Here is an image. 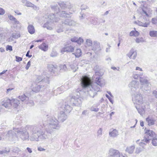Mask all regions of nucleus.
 Listing matches in <instances>:
<instances>
[{"label": "nucleus", "instance_id": "5fc2aeb1", "mask_svg": "<svg viewBox=\"0 0 157 157\" xmlns=\"http://www.w3.org/2000/svg\"><path fill=\"white\" fill-rule=\"evenodd\" d=\"M15 58L16 59V61L18 62L22 61V58L17 56H15Z\"/></svg>", "mask_w": 157, "mask_h": 157}, {"label": "nucleus", "instance_id": "338daca9", "mask_svg": "<svg viewBox=\"0 0 157 157\" xmlns=\"http://www.w3.org/2000/svg\"><path fill=\"white\" fill-rule=\"evenodd\" d=\"M6 50H9L10 51H12L13 50L12 47L11 46L8 45L6 48Z\"/></svg>", "mask_w": 157, "mask_h": 157}, {"label": "nucleus", "instance_id": "864d4df0", "mask_svg": "<svg viewBox=\"0 0 157 157\" xmlns=\"http://www.w3.org/2000/svg\"><path fill=\"white\" fill-rule=\"evenodd\" d=\"M143 75V73H142L140 74V75H139L138 74H134L133 75V77L135 79H138L139 77L140 76H142Z\"/></svg>", "mask_w": 157, "mask_h": 157}, {"label": "nucleus", "instance_id": "cd10ccee", "mask_svg": "<svg viewBox=\"0 0 157 157\" xmlns=\"http://www.w3.org/2000/svg\"><path fill=\"white\" fill-rule=\"evenodd\" d=\"M38 48L44 51H46L48 49V46L45 43H43L41 44L39 46Z\"/></svg>", "mask_w": 157, "mask_h": 157}, {"label": "nucleus", "instance_id": "dca6fc26", "mask_svg": "<svg viewBox=\"0 0 157 157\" xmlns=\"http://www.w3.org/2000/svg\"><path fill=\"white\" fill-rule=\"evenodd\" d=\"M1 105H2V107L4 106L6 108H10L11 107V100L6 98L3 101V103Z\"/></svg>", "mask_w": 157, "mask_h": 157}, {"label": "nucleus", "instance_id": "39448f33", "mask_svg": "<svg viewBox=\"0 0 157 157\" xmlns=\"http://www.w3.org/2000/svg\"><path fill=\"white\" fill-rule=\"evenodd\" d=\"M49 75L47 72L44 71L41 75L37 76L36 81L38 82H42L44 84V85L43 86V87H44V89L46 87L47 85L49 84Z\"/></svg>", "mask_w": 157, "mask_h": 157}, {"label": "nucleus", "instance_id": "13d9d810", "mask_svg": "<svg viewBox=\"0 0 157 157\" xmlns=\"http://www.w3.org/2000/svg\"><path fill=\"white\" fill-rule=\"evenodd\" d=\"M77 38L75 36L71 38V40L72 42H76L77 40Z\"/></svg>", "mask_w": 157, "mask_h": 157}, {"label": "nucleus", "instance_id": "f3484780", "mask_svg": "<svg viewBox=\"0 0 157 157\" xmlns=\"http://www.w3.org/2000/svg\"><path fill=\"white\" fill-rule=\"evenodd\" d=\"M92 50L98 52L101 50L99 43L97 41H94V45L92 48Z\"/></svg>", "mask_w": 157, "mask_h": 157}, {"label": "nucleus", "instance_id": "ea45409f", "mask_svg": "<svg viewBox=\"0 0 157 157\" xmlns=\"http://www.w3.org/2000/svg\"><path fill=\"white\" fill-rule=\"evenodd\" d=\"M71 69L73 71V72H75L78 68L77 66L76 63H73L70 66Z\"/></svg>", "mask_w": 157, "mask_h": 157}, {"label": "nucleus", "instance_id": "9d476101", "mask_svg": "<svg viewBox=\"0 0 157 157\" xmlns=\"http://www.w3.org/2000/svg\"><path fill=\"white\" fill-rule=\"evenodd\" d=\"M139 82L136 80L132 81L129 84V87L132 91L135 92L137 89L139 88Z\"/></svg>", "mask_w": 157, "mask_h": 157}, {"label": "nucleus", "instance_id": "1a4fd4ad", "mask_svg": "<svg viewBox=\"0 0 157 157\" xmlns=\"http://www.w3.org/2000/svg\"><path fill=\"white\" fill-rule=\"evenodd\" d=\"M18 98L23 103L29 104V105H33L34 104L33 101L29 100V97L25 94L19 96Z\"/></svg>", "mask_w": 157, "mask_h": 157}, {"label": "nucleus", "instance_id": "72a5a7b5", "mask_svg": "<svg viewBox=\"0 0 157 157\" xmlns=\"http://www.w3.org/2000/svg\"><path fill=\"white\" fill-rule=\"evenodd\" d=\"M134 149L135 147L133 146H132L129 147H127L125 151L129 154H132L133 152Z\"/></svg>", "mask_w": 157, "mask_h": 157}, {"label": "nucleus", "instance_id": "a19ab883", "mask_svg": "<svg viewBox=\"0 0 157 157\" xmlns=\"http://www.w3.org/2000/svg\"><path fill=\"white\" fill-rule=\"evenodd\" d=\"M51 7L52 10H58V11H59L58 5L56 4L51 5Z\"/></svg>", "mask_w": 157, "mask_h": 157}, {"label": "nucleus", "instance_id": "e2e57ef3", "mask_svg": "<svg viewBox=\"0 0 157 157\" xmlns=\"http://www.w3.org/2000/svg\"><path fill=\"white\" fill-rule=\"evenodd\" d=\"M30 65H31V62H30V61H29L28 62V63H27V65H26V66L25 67V68L27 70H28L29 68V67L30 66Z\"/></svg>", "mask_w": 157, "mask_h": 157}, {"label": "nucleus", "instance_id": "4468645a", "mask_svg": "<svg viewBox=\"0 0 157 157\" xmlns=\"http://www.w3.org/2000/svg\"><path fill=\"white\" fill-rule=\"evenodd\" d=\"M59 6L63 9H65V8L71 9L73 6V5L69 2H61L59 3Z\"/></svg>", "mask_w": 157, "mask_h": 157}, {"label": "nucleus", "instance_id": "20e7f679", "mask_svg": "<svg viewBox=\"0 0 157 157\" xmlns=\"http://www.w3.org/2000/svg\"><path fill=\"white\" fill-rule=\"evenodd\" d=\"M28 126H26L25 128H13L14 131L17 133L19 136L23 141L29 140V135L28 132L29 131L26 129Z\"/></svg>", "mask_w": 157, "mask_h": 157}, {"label": "nucleus", "instance_id": "6ab92c4d", "mask_svg": "<svg viewBox=\"0 0 157 157\" xmlns=\"http://www.w3.org/2000/svg\"><path fill=\"white\" fill-rule=\"evenodd\" d=\"M137 55L136 52L133 49H132L130 50L129 53L127 54V56L130 59H135Z\"/></svg>", "mask_w": 157, "mask_h": 157}, {"label": "nucleus", "instance_id": "2f4dec72", "mask_svg": "<svg viewBox=\"0 0 157 157\" xmlns=\"http://www.w3.org/2000/svg\"><path fill=\"white\" fill-rule=\"evenodd\" d=\"M140 81L141 85H147L148 83V81L145 78L140 77Z\"/></svg>", "mask_w": 157, "mask_h": 157}, {"label": "nucleus", "instance_id": "69168bd1", "mask_svg": "<svg viewBox=\"0 0 157 157\" xmlns=\"http://www.w3.org/2000/svg\"><path fill=\"white\" fill-rule=\"evenodd\" d=\"M152 94L156 98H157V89L153 91Z\"/></svg>", "mask_w": 157, "mask_h": 157}, {"label": "nucleus", "instance_id": "3c124183", "mask_svg": "<svg viewBox=\"0 0 157 157\" xmlns=\"http://www.w3.org/2000/svg\"><path fill=\"white\" fill-rule=\"evenodd\" d=\"M10 151L9 150H6L5 149L2 150V151H0V154H7Z\"/></svg>", "mask_w": 157, "mask_h": 157}, {"label": "nucleus", "instance_id": "412c9836", "mask_svg": "<svg viewBox=\"0 0 157 157\" xmlns=\"http://www.w3.org/2000/svg\"><path fill=\"white\" fill-rule=\"evenodd\" d=\"M63 109L64 112L67 113H70L72 109V107L67 103H65Z\"/></svg>", "mask_w": 157, "mask_h": 157}, {"label": "nucleus", "instance_id": "f03ea898", "mask_svg": "<svg viewBox=\"0 0 157 157\" xmlns=\"http://www.w3.org/2000/svg\"><path fill=\"white\" fill-rule=\"evenodd\" d=\"M81 83L85 90H87V94L90 97L94 98L97 95L100 88L96 85L92 84L90 78L86 76H83L81 79Z\"/></svg>", "mask_w": 157, "mask_h": 157}, {"label": "nucleus", "instance_id": "bf43d9fd", "mask_svg": "<svg viewBox=\"0 0 157 157\" xmlns=\"http://www.w3.org/2000/svg\"><path fill=\"white\" fill-rule=\"evenodd\" d=\"M88 8V7L86 5H82L81 7V9L82 10H85Z\"/></svg>", "mask_w": 157, "mask_h": 157}, {"label": "nucleus", "instance_id": "37998d69", "mask_svg": "<svg viewBox=\"0 0 157 157\" xmlns=\"http://www.w3.org/2000/svg\"><path fill=\"white\" fill-rule=\"evenodd\" d=\"M136 41L137 43H139L141 42H144V40L142 37L136 38Z\"/></svg>", "mask_w": 157, "mask_h": 157}, {"label": "nucleus", "instance_id": "09e8293b", "mask_svg": "<svg viewBox=\"0 0 157 157\" xmlns=\"http://www.w3.org/2000/svg\"><path fill=\"white\" fill-rule=\"evenodd\" d=\"M83 40L81 37H79L78 39L77 38V40L76 43L78 44H81L82 43H83Z\"/></svg>", "mask_w": 157, "mask_h": 157}, {"label": "nucleus", "instance_id": "aec40b11", "mask_svg": "<svg viewBox=\"0 0 157 157\" xmlns=\"http://www.w3.org/2000/svg\"><path fill=\"white\" fill-rule=\"evenodd\" d=\"M11 107L15 108H17L19 106L20 101L17 99H12L11 100Z\"/></svg>", "mask_w": 157, "mask_h": 157}, {"label": "nucleus", "instance_id": "774afa93", "mask_svg": "<svg viewBox=\"0 0 157 157\" xmlns=\"http://www.w3.org/2000/svg\"><path fill=\"white\" fill-rule=\"evenodd\" d=\"M8 17L9 19L11 21H12L14 19L15 17H14L13 16L11 15H8Z\"/></svg>", "mask_w": 157, "mask_h": 157}, {"label": "nucleus", "instance_id": "ddd939ff", "mask_svg": "<svg viewBox=\"0 0 157 157\" xmlns=\"http://www.w3.org/2000/svg\"><path fill=\"white\" fill-rule=\"evenodd\" d=\"M120 152L117 150L113 148H110L109 150L108 154L109 156L113 157H118Z\"/></svg>", "mask_w": 157, "mask_h": 157}, {"label": "nucleus", "instance_id": "393cba45", "mask_svg": "<svg viewBox=\"0 0 157 157\" xmlns=\"http://www.w3.org/2000/svg\"><path fill=\"white\" fill-rule=\"evenodd\" d=\"M109 135L111 137L113 138L116 137L119 135L118 132L117 130L114 129L109 132Z\"/></svg>", "mask_w": 157, "mask_h": 157}, {"label": "nucleus", "instance_id": "4be33fe9", "mask_svg": "<svg viewBox=\"0 0 157 157\" xmlns=\"http://www.w3.org/2000/svg\"><path fill=\"white\" fill-rule=\"evenodd\" d=\"M53 23L51 21H48L43 25L44 28H46L47 29L52 30L53 29Z\"/></svg>", "mask_w": 157, "mask_h": 157}, {"label": "nucleus", "instance_id": "a878e982", "mask_svg": "<svg viewBox=\"0 0 157 157\" xmlns=\"http://www.w3.org/2000/svg\"><path fill=\"white\" fill-rule=\"evenodd\" d=\"M28 32L31 34H34L35 31V28L34 26L32 25H29L28 27Z\"/></svg>", "mask_w": 157, "mask_h": 157}, {"label": "nucleus", "instance_id": "79ce46f5", "mask_svg": "<svg viewBox=\"0 0 157 157\" xmlns=\"http://www.w3.org/2000/svg\"><path fill=\"white\" fill-rule=\"evenodd\" d=\"M92 42L90 39H87L86 40V44L88 46H90L92 45Z\"/></svg>", "mask_w": 157, "mask_h": 157}, {"label": "nucleus", "instance_id": "9b49d317", "mask_svg": "<svg viewBox=\"0 0 157 157\" xmlns=\"http://www.w3.org/2000/svg\"><path fill=\"white\" fill-rule=\"evenodd\" d=\"M77 23L75 21L71 19H67L62 22V26L64 25L69 26H75Z\"/></svg>", "mask_w": 157, "mask_h": 157}, {"label": "nucleus", "instance_id": "4d7b16f0", "mask_svg": "<svg viewBox=\"0 0 157 157\" xmlns=\"http://www.w3.org/2000/svg\"><path fill=\"white\" fill-rule=\"evenodd\" d=\"M13 21V24L14 25H17V24H19L20 22L19 21H18L17 19L15 18L12 21Z\"/></svg>", "mask_w": 157, "mask_h": 157}, {"label": "nucleus", "instance_id": "4c0bfd02", "mask_svg": "<svg viewBox=\"0 0 157 157\" xmlns=\"http://www.w3.org/2000/svg\"><path fill=\"white\" fill-rule=\"evenodd\" d=\"M150 36L152 37H157V31H151L149 32Z\"/></svg>", "mask_w": 157, "mask_h": 157}, {"label": "nucleus", "instance_id": "0e129e2a", "mask_svg": "<svg viewBox=\"0 0 157 157\" xmlns=\"http://www.w3.org/2000/svg\"><path fill=\"white\" fill-rule=\"evenodd\" d=\"M32 7H33V9L36 10H38L39 9V8L38 7L36 6V5H35L33 4V5H32Z\"/></svg>", "mask_w": 157, "mask_h": 157}, {"label": "nucleus", "instance_id": "b1692460", "mask_svg": "<svg viewBox=\"0 0 157 157\" xmlns=\"http://www.w3.org/2000/svg\"><path fill=\"white\" fill-rule=\"evenodd\" d=\"M146 121L147 122L148 125L149 126L154 125L155 121L151 117H148L146 118Z\"/></svg>", "mask_w": 157, "mask_h": 157}, {"label": "nucleus", "instance_id": "7ed1b4c3", "mask_svg": "<svg viewBox=\"0 0 157 157\" xmlns=\"http://www.w3.org/2000/svg\"><path fill=\"white\" fill-rule=\"evenodd\" d=\"M152 10L148 7H144L142 8V11L139 13V20L135 21L134 23L138 25L144 27H147L150 24V21L146 17H148L151 13Z\"/></svg>", "mask_w": 157, "mask_h": 157}, {"label": "nucleus", "instance_id": "c9c22d12", "mask_svg": "<svg viewBox=\"0 0 157 157\" xmlns=\"http://www.w3.org/2000/svg\"><path fill=\"white\" fill-rule=\"evenodd\" d=\"M142 106H143L144 109L145 111H149L150 110V107L148 103H145L142 104Z\"/></svg>", "mask_w": 157, "mask_h": 157}, {"label": "nucleus", "instance_id": "473e14b6", "mask_svg": "<svg viewBox=\"0 0 157 157\" xmlns=\"http://www.w3.org/2000/svg\"><path fill=\"white\" fill-rule=\"evenodd\" d=\"M22 2L23 3L25 4V6L27 7H32V5H33V4L26 0H22Z\"/></svg>", "mask_w": 157, "mask_h": 157}, {"label": "nucleus", "instance_id": "680f3d73", "mask_svg": "<svg viewBox=\"0 0 157 157\" xmlns=\"http://www.w3.org/2000/svg\"><path fill=\"white\" fill-rule=\"evenodd\" d=\"M56 31L58 33H60L61 32H62L63 31V29L62 28H59V27H58L56 29Z\"/></svg>", "mask_w": 157, "mask_h": 157}, {"label": "nucleus", "instance_id": "a18cd8bd", "mask_svg": "<svg viewBox=\"0 0 157 157\" xmlns=\"http://www.w3.org/2000/svg\"><path fill=\"white\" fill-rule=\"evenodd\" d=\"M102 129L100 128L98 131L97 133V136L99 137L102 134Z\"/></svg>", "mask_w": 157, "mask_h": 157}, {"label": "nucleus", "instance_id": "f8f14e48", "mask_svg": "<svg viewBox=\"0 0 157 157\" xmlns=\"http://www.w3.org/2000/svg\"><path fill=\"white\" fill-rule=\"evenodd\" d=\"M7 136L9 137L10 140L15 142L17 141L18 139L14 132L12 130H10L8 131L7 134Z\"/></svg>", "mask_w": 157, "mask_h": 157}, {"label": "nucleus", "instance_id": "6e6552de", "mask_svg": "<svg viewBox=\"0 0 157 157\" xmlns=\"http://www.w3.org/2000/svg\"><path fill=\"white\" fill-rule=\"evenodd\" d=\"M155 133L153 131L147 130L145 132V135L142 141L145 142L146 144L149 143L151 137L153 136Z\"/></svg>", "mask_w": 157, "mask_h": 157}, {"label": "nucleus", "instance_id": "5701e85b", "mask_svg": "<svg viewBox=\"0 0 157 157\" xmlns=\"http://www.w3.org/2000/svg\"><path fill=\"white\" fill-rule=\"evenodd\" d=\"M96 82L97 84L100 86H102L105 85V82L104 80L102 78H96Z\"/></svg>", "mask_w": 157, "mask_h": 157}, {"label": "nucleus", "instance_id": "e433bc0d", "mask_svg": "<svg viewBox=\"0 0 157 157\" xmlns=\"http://www.w3.org/2000/svg\"><path fill=\"white\" fill-rule=\"evenodd\" d=\"M56 12L59 15H60V17H67V15H69V14L66 13L65 11H62L61 12H59V13H58L57 11Z\"/></svg>", "mask_w": 157, "mask_h": 157}, {"label": "nucleus", "instance_id": "8fccbe9b", "mask_svg": "<svg viewBox=\"0 0 157 157\" xmlns=\"http://www.w3.org/2000/svg\"><path fill=\"white\" fill-rule=\"evenodd\" d=\"M57 55L58 54L56 51H52L50 54V56L52 57H56Z\"/></svg>", "mask_w": 157, "mask_h": 157}, {"label": "nucleus", "instance_id": "f704fd0d", "mask_svg": "<svg viewBox=\"0 0 157 157\" xmlns=\"http://www.w3.org/2000/svg\"><path fill=\"white\" fill-rule=\"evenodd\" d=\"M48 18L51 20H53L54 22H56L58 21V19L55 18V15L53 13L49 14L48 16Z\"/></svg>", "mask_w": 157, "mask_h": 157}, {"label": "nucleus", "instance_id": "052dcab7", "mask_svg": "<svg viewBox=\"0 0 157 157\" xmlns=\"http://www.w3.org/2000/svg\"><path fill=\"white\" fill-rule=\"evenodd\" d=\"M5 13V10L2 8H0V15H3Z\"/></svg>", "mask_w": 157, "mask_h": 157}, {"label": "nucleus", "instance_id": "bb28decb", "mask_svg": "<svg viewBox=\"0 0 157 157\" xmlns=\"http://www.w3.org/2000/svg\"><path fill=\"white\" fill-rule=\"evenodd\" d=\"M42 87H43V86L42 85L36 84L32 88V90L33 91L37 92L40 91Z\"/></svg>", "mask_w": 157, "mask_h": 157}, {"label": "nucleus", "instance_id": "de8ad7c7", "mask_svg": "<svg viewBox=\"0 0 157 157\" xmlns=\"http://www.w3.org/2000/svg\"><path fill=\"white\" fill-rule=\"evenodd\" d=\"M60 67L61 70L65 71L67 70V67L65 64L61 65Z\"/></svg>", "mask_w": 157, "mask_h": 157}, {"label": "nucleus", "instance_id": "423d86ee", "mask_svg": "<svg viewBox=\"0 0 157 157\" xmlns=\"http://www.w3.org/2000/svg\"><path fill=\"white\" fill-rule=\"evenodd\" d=\"M132 101L134 104L138 105L144 103L142 95L138 92L132 94Z\"/></svg>", "mask_w": 157, "mask_h": 157}, {"label": "nucleus", "instance_id": "7c9ffc66", "mask_svg": "<svg viewBox=\"0 0 157 157\" xmlns=\"http://www.w3.org/2000/svg\"><path fill=\"white\" fill-rule=\"evenodd\" d=\"M136 108L137 110L138 111V113L140 114V115L142 116H143L145 113V111L144 109L143 106H141V107L140 108H137V107H136Z\"/></svg>", "mask_w": 157, "mask_h": 157}, {"label": "nucleus", "instance_id": "c756f323", "mask_svg": "<svg viewBox=\"0 0 157 157\" xmlns=\"http://www.w3.org/2000/svg\"><path fill=\"white\" fill-rule=\"evenodd\" d=\"M72 54L75 55L76 57L78 58L80 57L82 54L81 49L79 48H77L76 50V52L74 53H73Z\"/></svg>", "mask_w": 157, "mask_h": 157}, {"label": "nucleus", "instance_id": "49530a36", "mask_svg": "<svg viewBox=\"0 0 157 157\" xmlns=\"http://www.w3.org/2000/svg\"><path fill=\"white\" fill-rule=\"evenodd\" d=\"M152 144L154 146H157V138H153L152 141Z\"/></svg>", "mask_w": 157, "mask_h": 157}, {"label": "nucleus", "instance_id": "2eb2a0df", "mask_svg": "<svg viewBox=\"0 0 157 157\" xmlns=\"http://www.w3.org/2000/svg\"><path fill=\"white\" fill-rule=\"evenodd\" d=\"M75 47L71 45H68L65 46L61 50V52H74Z\"/></svg>", "mask_w": 157, "mask_h": 157}, {"label": "nucleus", "instance_id": "6e6d98bb", "mask_svg": "<svg viewBox=\"0 0 157 157\" xmlns=\"http://www.w3.org/2000/svg\"><path fill=\"white\" fill-rule=\"evenodd\" d=\"M151 22L153 24H157V17L155 18H152Z\"/></svg>", "mask_w": 157, "mask_h": 157}, {"label": "nucleus", "instance_id": "f257e3e1", "mask_svg": "<svg viewBox=\"0 0 157 157\" xmlns=\"http://www.w3.org/2000/svg\"><path fill=\"white\" fill-rule=\"evenodd\" d=\"M60 127L59 121L54 117L46 116L40 125H28L26 129L32 132L30 140L31 141H45L48 138L53 129H59Z\"/></svg>", "mask_w": 157, "mask_h": 157}, {"label": "nucleus", "instance_id": "c03bdc74", "mask_svg": "<svg viewBox=\"0 0 157 157\" xmlns=\"http://www.w3.org/2000/svg\"><path fill=\"white\" fill-rule=\"evenodd\" d=\"M12 38H18L20 36V34L18 33H14L12 34Z\"/></svg>", "mask_w": 157, "mask_h": 157}, {"label": "nucleus", "instance_id": "58836bf2", "mask_svg": "<svg viewBox=\"0 0 157 157\" xmlns=\"http://www.w3.org/2000/svg\"><path fill=\"white\" fill-rule=\"evenodd\" d=\"M139 35V33L136 31H132L130 32L129 33L130 36H137Z\"/></svg>", "mask_w": 157, "mask_h": 157}, {"label": "nucleus", "instance_id": "603ef678", "mask_svg": "<svg viewBox=\"0 0 157 157\" xmlns=\"http://www.w3.org/2000/svg\"><path fill=\"white\" fill-rule=\"evenodd\" d=\"M90 110L92 111L98 112L99 110V109L98 108L95 107L94 106H92L90 108Z\"/></svg>", "mask_w": 157, "mask_h": 157}, {"label": "nucleus", "instance_id": "0eeeda50", "mask_svg": "<svg viewBox=\"0 0 157 157\" xmlns=\"http://www.w3.org/2000/svg\"><path fill=\"white\" fill-rule=\"evenodd\" d=\"M82 98L78 96L74 95L70 99V102L71 104L75 106H80L82 102Z\"/></svg>", "mask_w": 157, "mask_h": 157}, {"label": "nucleus", "instance_id": "a211bd4d", "mask_svg": "<svg viewBox=\"0 0 157 157\" xmlns=\"http://www.w3.org/2000/svg\"><path fill=\"white\" fill-rule=\"evenodd\" d=\"M67 118V115L65 114L64 112L61 111L58 115V119L62 122H63Z\"/></svg>", "mask_w": 157, "mask_h": 157}, {"label": "nucleus", "instance_id": "c85d7f7f", "mask_svg": "<svg viewBox=\"0 0 157 157\" xmlns=\"http://www.w3.org/2000/svg\"><path fill=\"white\" fill-rule=\"evenodd\" d=\"M57 66H55L52 64H50L48 65V70L51 72L54 73V72L56 71V70L57 69Z\"/></svg>", "mask_w": 157, "mask_h": 157}]
</instances>
